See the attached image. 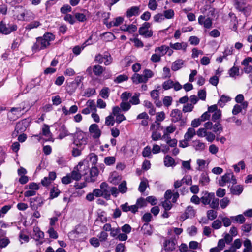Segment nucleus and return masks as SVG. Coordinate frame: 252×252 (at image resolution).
Segmentation results:
<instances>
[{"mask_svg": "<svg viewBox=\"0 0 252 252\" xmlns=\"http://www.w3.org/2000/svg\"><path fill=\"white\" fill-rule=\"evenodd\" d=\"M55 36L49 32L45 33L43 36L36 38V41L32 46L33 50L35 52L47 48L50 45V42L53 41Z\"/></svg>", "mask_w": 252, "mask_h": 252, "instance_id": "1", "label": "nucleus"}, {"mask_svg": "<svg viewBox=\"0 0 252 252\" xmlns=\"http://www.w3.org/2000/svg\"><path fill=\"white\" fill-rule=\"evenodd\" d=\"M154 76L153 72L148 69H145L142 74L135 73L132 77L131 79L134 83L138 84L139 83H146L149 78H152Z\"/></svg>", "mask_w": 252, "mask_h": 252, "instance_id": "2", "label": "nucleus"}, {"mask_svg": "<svg viewBox=\"0 0 252 252\" xmlns=\"http://www.w3.org/2000/svg\"><path fill=\"white\" fill-rule=\"evenodd\" d=\"M87 138L85 133L82 131H78L76 132L73 142V144L76 147L84 148V146L87 144Z\"/></svg>", "mask_w": 252, "mask_h": 252, "instance_id": "3", "label": "nucleus"}, {"mask_svg": "<svg viewBox=\"0 0 252 252\" xmlns=\"http://www.w3.org/2000/svg\"><path fill=\"white\" fill-rule=\"evenodd\" d=\"M94 61L99 64L104 63L105 65H109L112 62V58L109 53H105L103 55L100 54L96 55Z\"/></svg>", "mask_w": 252, "mask_h": 252, "instance_id": "4", "label": "nucleus"}, {"mask_svg": "<svg viewBox=\"0 0 252 252\" xmlns=\"http://www.w3.org/2000/svg\"><path fill=\"white\" fill-rule=\"evenodd\" d=\"M178 238V237L172 236L168 239L165 240L163 244L165 251L170 252L174 250L176 248Z\"/></svg>", "mask_w": 252, "mask_h": 252, "instance_id": "5", "label": "nucleus"}, {"mask_svg": "<svg viewBox=\"0 0 252 252\" xmlns=\"http://www.w3.org/2000/svg\"><path fill=\"white\" fill-rule=\"evenodd\" d=\"M17 29V26L15 24H6L3 21L0 22V33L3 34H9L12 32L15 31Z\"/></svg>", "mask_w": 252, "mask_h": 252, "instance_id": "6", "label": "nucleus"}, {"mask_svg": "<svg viewBox=\"0 0 252 252\" xmlns=\"http://www.w3.org/2000/svg\"><path fill=\"white\" fill-rule=\"evenodd\" d=\"M151 24L148 22L143 23L138 30L139 34L145 38H150L153 36L152 30L149 29Z\"/></svg>", "mask_w": 252, "mask_h": 252, "instance_id": "7", "label": "nucleus"}, {"mask_svg": "<svg viewBox=\"0 0 252 252\" xmlns=\"http://www.w3.org/2000/svg\"><path fill=\"white\" fill-rule=\"evenodd\" d=\"M231 183L235 184L236 180L232 173H227L221 177V179L219 180V184L220 186L223 187L226 183Z\"/></svg>", "mask_w": 252, "mask_h": 252, "instance_id": "8", "label": "nucleus"}, {"mask_svg": "<svg viewBox=\"0 0 252 252\" xmlns=\"http://www.w3.org/2000/svg\"><path fill=\"white\" fill-rule=\"evenodd\" d=\"M30 206L32 210H36L44 203V199L41 196H37L30 199Z\"/></svg>", "mask_w": 252, "mask_h": 252, "instance_id": "9", "label": "nucleus"}, {"mask_svg": "<svg viewBox=\"0 0 252 252\" xmlns=\"http://www.w3.org/2000/svg\"><path fill=\"white\" fill-rule=\"evenodd\" d=\"M24 109V107L21 108L20 107L12 108L7 114L8 119L12 121L17 120L22 115V111Z\"/></svg>", "mask_w": 252, "mask_h": 252, "instance_id": "10", "label": "nucleus"}, {"mask_svg": "<svg viewBox=\"0 0 252 252\" xmlns=\"http://www.w3.org/2000/svg\"><path fill=\"white\" fill-rule=\"evenodd\" d=\"M76 169L79 171L82 176H84L89 171V165L88 161L84 160L80 162L76 167Z\"/></svg>", "mask_w": 252, "mask_h": 252, "instance_id": "11", "label": "nucleus"}, {"mask_svg": "<svg viewBox=\"0 0 252 252\" xmlns=\"http://www.w3.org/2000/svg\"><path fill=\"white\" fill-rule=\"evenodd\" d=\"M170 116L171 117V121L173 122H177L179 121H181V123L183 124L185 123V122L183 120H182V113L180 110L177 109H173L170 114Z\"/></svg>", "mask_w": 252, "mask_h": 252, "instance_id": "12", "label": "nucleus"}, {"mask_svg": "<svg viewBox=\"0 0 252 252\" xmlns=\"http://www.w3.org/2000/svg\"><path fill=\"white\" fill-rule=\"evenodd\" d=\"M99 189L101 193H102L103 197L105 199L109 200L110 198L111 194L109 191L110 187H109L108 184H107L106 182H102L100 185Z\"/></svg>", "mask_w": 252, "mask_h": 252, "instance_id": "13", "label": "nucleus"}, {"mask_svg": "<svg viewBox=\"0 0 252 252\" xmlns=\"http://www.w3.org/2000/svg\"><path fill=\"white\" fill-rule=\"evenodd\" d=\"M29 125V121L27 119H24L16 124L15 130L17 132H23L25 131Z\"/></svg>", "mask_w": 252, "mask_h": 252, "instance_id": "14", "label": "nucleus"}, {"mask_svg": "<svg viewBox=\"0 0 252 252\" xmlns=\"http://www.w3.org/2000/svg\"><path fill=\"white\" fill-rule=\"evenodd\" d=\"M196 211L192 206H188L185 211V213L181 216V218L185 220L189 218L194 217L195 215Z\"/></svg>", "mask_w": 252, "mask_h": 252, "instance_id": "15", "label": "nucleus"}, {"mask_svg": "<svg viewBox=\"0 0 252 252\" xmlns=\"http://www.w3.org/2000/svg\"><path fill=\"white\" fill-rule=\"evenodd\" d=\"M214 193H209L207 191L203 192L201 196V202L204 205H209L214 198Z\"/></svg>", "mask_w": 252, "mask_h": 252, "instance_id": "16", "label": "nucleus"}, {"mask_svg": "<svg viewBox=\"0 0 252 252\" xmlns=\"http://www.w3.org/2000/svg\"><path fill=\"white\" fill-rule=\"evenodd\" d=\"M192 146L197 151H202L205 149L206 144L199 139H195L192 142Z\"/></svg>", "mask_w": 252, "mask_h": 252, "instance_id": "17", "label": "nucleus"}, {"mask_svg": "<svg viewBox=\"0 0 252 252\" xmlns=\"http://www.w3.org/2000/svg\"><path fill=\"white\" fill-rule=\"evenodd\" d=\"M198 23L206 28L209 29L212 26V20L210 18H206L204 16L200 15L198 18Z\"/></svg>", "mask_w": 252, "mask_h": 252, "instance_id": "18", "label": "nucleus"}, {"mask_svg": "<svg viewBox=\"0 0 252 252\" xmlns=\"http://www.w3.org/2000/svg\"><path fill=\"white\" fill-rule=\"evenodd\" d=\"M89 131L94 138H98L101 135V131L97 124H92L89 127Z\"/></svg>", "mask_w": 252, "mask_h": 252, "instance_id": "19", "label": "nucleus"}, {"mask_svg": "<svg viewBox=\"0 0 252 252\" xmlns=\"http://www.w3.org/2000/svg\"><path fill=\"white\" fill-rule=\"evenodd\" d=\"M210 179L206 171H203L201 174L199 180V184L201 186H206L209 184Z\"/></svg>", "mask_w": 252, "mask_h": 252, "instance_id": "20", "label": "nucleus"}, {"mask_svg": "<svg viewBox=\"0 0 252 252\" xmlns=\"http://www.w3.org/2000/svg\"><path fill=\"white\" fill-rule=\"evenodd\" d=\"M176 129V127L175 126L171 125L169 126L166 127L163 131V135L162 138H170L169 135L173 133Z\"/></svg>", "mask_w": 252, "mask_h": 252, "instance_id": "21", "label": "nucleus"}, {"mask_svg": "<svg viewBox=\"0 0 252 252\" xmlns=\"http://www.w3.org/2000/svg\"><path fill=\"white\" fill-rule=\"evenodd\" d=\"M90 177L89 178L86 179V181L90 182H94L95 181V177H96L98 175V170L96 167H92L90 170L89 169Z\"/></svg>", "mask_w": 252, "mask_h": 252, "instance_id": "22", "label": "nucleus"}, {"mask_svg": "<svg viewBox=\"0 0 252 252\" xmlns=\"http://www.w3.org/2000/svg\"><path fill=\"white\" fill-rule=\"evenodd\" d=\"M170 47L174 50H183L185 51L187 47V43L185 42L170 43Z\"/></svg>", "mask_w": 252, "mask_h": 252, "instance_id": "23", "label": "nucleus"}, {"mask_svg": "<svg viewBox=\"0 0 252 252\" xmlns=\"http://www.w3.org/2000/svg\"><path fill=\"white\" fill-rule=\"evenodd\" d=\"M140 8L138 6H132L128 9L126 11V16L127 17H131L133 16L138 15L139 14Z\"/></svg>", "mask_w": 252, "mask_h": 252, "instance_id": "24", "label": "nucleus"}, {"mask_svg": "<svg viewBox=\"0 0 252 252\" xmlns=\"http://www.w3.org/2000/svg\"><path fill=\"white\" fill-rule=\"evenodd\" d=\"M169 50V47L166 45H162L156 47L155 49V53H158L161 57L165 55Z\"/></svg>", "mask_w": 252, "mask_h": 252, "instance_id": "25", "label": "nucleus"}, {"mask_svg": "<svg viewBox=\"0 0 252 252\" xmlns=\"http://www.w3.org/2000/svg\"><path fill=\"white\" fill-rule=\"evenodd\" d=\"M164 164L166 167L174 166L176 165L175 160L171 156L166 155L164 158Z\"/></svg>", "mask_w": 252, "mask_h": 252, "instance_id": "26", "label": "nucleus"}, {"mask_svg": "<svg viewBox=\"0 0 252 252\" xmlns=\"http://www.w3.org/2000/svg\"><path fill=\"white\" fill-rule=\"evenodd\" d=\"M121 180V177L116 172L112 173L109 178V181L113 184L117 185Z\"/></svg>", "mask_w": 252, "mask_h": 252, "instance_id": "27", "label": "nucleus"}, {"mask_svg": "<svg viewBox=\"0 0 252 252\" xmlns=\"http://www.w3.org/2000/svg\"><path fill=\"white\" fill-rule=\"evenodd\" d=\"M20 18L24 20H28L30 19L34 18V14L29 10H25L24 12L20 14Z\"/></svg>", "mask_w": 252, "mask_h": 252, "instance_id": "28", "label": "nucleus"}, {"mask_svg": "<svg viewBox=\"0 0 252 252\" xmlns=\"http://www.w3.org/2000/svg\"><path fill=\"white\" fill-rule=\"evenodd\" d=\"M151 96L155 100V103L157 106H160L161 105V102H157L159 100V95L158 91L157 90H154L151 92Z\"/></svg>", "mask_w": 252, "mask_h": 252, "instance_id": "29", "label": "nucleus"}, {"mask_svg": "<svg viewBox=\"0 0 252 252\" xmlns=\"http://www.w3.org/2000/svg\"><path fill=\"white\" fill-rule=\"evenodd\" d=\"M196 134L195 130L193 127H189L184 135V138L187 140H190Z\"/></svg>", "mask_w": 252, "mask_h": 252, "instance_id": "30", "label": "nucleus"}, {"mask_svg": "<svg viewBox=\"0 0 252 252\" xmlns=\"http://www.w3.org/2000/svg\"><path fill=\"white\" fill-rule=\"evenodd\" d=\"M231 99L229 96L222 95L219 100L218 102V105L221 107H223L225 105V104L227 102L230 101Z\"/></svg>", "mask_w": 252, "mask_h": 252, "instance_id": "31", "label": "nucleus"}, {"mask_svg": "<svg viewBox=\"0 0 252 252\" xmlns=\"http://www.w3.org/2000/svg\"><path fill=\"white\" fill-rule=\"evenodd\" d=\"M184 64V61L182 60H178L173 63L171 69L173 71H177L181 68Z\"/></svg>", "mask_w": 252, "mask_h": 252, "instance_id": "32", "label": "nucleus"}, {"mask_svg": "<svg viewBox=\"0 0 252 252\" xmlns=\"http://www.w3.org/2000/svg\"><path fill=\"white\" fill-rule=\"evenodd\" d=\"M105 70V67L99 65H95L93 68V72L96 76H100Z\"/></svg>", "mask_w": 252, "mask_h": 252, "instance_id": "33", "label": "nucleus"}, {"mask_svg": "<svg viewBox=\"0 0 252 252\" xmlns=\"http://www.w3.org/2000/svg\"><path fill=\"white\" fill-rule=\"evenodd\" d=\"M241 0H237V1H236V8L238 9L240 11L244 12L245 14H246V13L248 14L250 11V9L246 8L244 5V2H241Z\"/></svg>", "mask_w": 252, "mask_h": 252, "instance_id": "34", "label": "nucleus"}, {"mask_svg": "<svg viewBox=\"0 0 252 252\" xmlns=\"http://www.w3.org/2000/svg\"><path fill=\"white\" fill-rule=\"evenodd\" d=\"M42 135L48 138L49 139L52 136V134L50 132L49 126L46 124H44L42 128Z\"/></svg>", "mask_w": 252, "mask_h": 252, "instance_id": "35", "label": "nucleus"}, {"mask_svg": "<svg viewBox=\"0 0 252 252\" xmlns=\"http://www.w3.org/2000/svg\"><path fill=\"white\" fill-rule=\"evenodd\" d=\"M231 219L232 220H234L235 222L239 223V224L244 223L246 220L245 218L242 214H240L235 216H232L231 217Z\"/></svg>", "mask_w": 252, "mask_h": 252, "instance_id": "36", "label": "nucleus"}, {"mask_svg": "<svg viewBox=\"0 0 252 252\" xmlns=\"http://www.w3.org/2000/svg\"><path fill=\"white\" fill-rule=\"evenodd\" d=\"M33 232L34 233V237L36 240H38L39 239L43 238L44 233L41 231L38 227H34Z\"/></svg>", "mask_w": 252, "mask_h": 252, "instance_id": "37", "label": "nucleus"}, {"mask_svg": "<svg viewBox=\"0 0 252 252\" xmlns=\"http://www.w3.org/2000/svg\"><path fill=\"white\" fill-rule=\"evenodd\" d=\"M72 180H74L75 181H79L81 178L82 175L80 174L79 171H78L76 167L74 169V170L72 171L71 174L70 175Z\"/></svg>", "mask_w": 252, "mask_h": 252, "instance_id": "38", "label": "nucleus"}, {"mask_svg": "<svg viewBox=\"0 0 252 252\" xmlns=\"http://www.w3.org/2000/svg\"><path fill=\"white\" fill-rule=\"evenodd\" d=\"M142 231L144 234L151 235L152 234V230L150 225L148 224H144L142 227Z\"/></svg>", "mask_w": 252, "mask_h": 252, "instance_id": "39", "label": "nucleus"}, {"mask_svg": "<svg viewBox=\"0 0 252 252\" xmlns=\"http://www.w3.org/2000/svg\"><path fill=\"white\" fill-rule=\"evenodd\" d=\"M196 163L198 165L196 170L198 171H203L205 168L206 161L204 159H198L196 160Z\"/></svg>", "mask_w": 252, "mask_h": 252, "instance_id": "40", "label": "nucleus"}, {"mask_svg": "<svg viewBox=\"0 0 252 252\" xmlns=\"http://www.w3.org/2000/svg\"><path fill=\"white\" fill-rule=\"evenodd\" d=\"M140 96V93H135L133 96H132L129 101L130 104L132 105H137L140 103V99L139 98Z\"/></svg>", "mask_w": 252, "mask_h": 252, "instance_id": "41", "label": "nucleus"}, {"mask_svg": "<svg viewBox=\"0 0 252 252\" xmlns=\"http://www.w3.org/2000/svg\"><path fill=\"white\" fill-rule=\"evenodd\" d=\"M115 122L114 116L110 115L106 117L105 124L107 126H113L115 124Z\"/></svg>", "mask_w": 252, "mask_h": 252, "instance_id": "42", "label": "nucleus"}, {"mask_svg": "<svg viewBox=\"0 0 252 252\" xmlns=\"http://www.w3.org/2000/svg\"><path fill=\"white\" fill-rule=\"evenodd\" d=\"M118 190L122 193H126L127 190V184L126 181H123L118 186Z\"/></svg>", "mask_w": 252, "mask_h": 252, "instance_id": "43", "label": "nucleus"}, {"mask_svg": "<svg viewBox=\"0 0 252 252\" xmlns=\"http://www.w3.org/2000/svg\"><path fill=\"white\" fill-rule=\"evenodd\" d=\"M213 131L216 133H220L223 131V127L219 123H215L213 126Z\"/></svg>", "mask_w": 252, "mask_h": 252, "instance_id": "44", "label": "nucleus"}, {"mask_svg": "<svg viewBox=\"0 0 252 252\" xmlns=\"http://www.w3.org/2000/svg\"><path fill=\"white\" fill-rule=\"evenodd\" d=\"M164 18L170 19L174 17V12L172 9H168L164 11L163 14H162Z\"/></svg>", "mask_w": 252, "mask_h": 252, "instance_id": "45", "label": "nucleus"}, {"mask_svg": "<svg viewBox=\"0 0 252 252\" xmlns=\"http://www.w3.org/2000/svg\"><path fill=\"white\" fill-rule=\"evenodd\" d=\"M243 190L242 186L240 185L235 186L231 188V192L233 194L236 195H239L241 193Z\"/></svg>", "mask_w": 252, "mask_h": 252, "instance_id": "46", "label": "nucleus"}, {"mask_svg": "<svg viewBox=\"0 0 252 252\" xmlns=\"http://www.w3.org/2000/svg\"><path fill=\"white\" fill-rule=\"evenodd\" d=\"M40 25L39 21H34L29 24L26 27V29L31 30L34 28H36Z\"/></svg>", "mask_w": 252, "mask_h": 252, "instance_id": "47", "label": "nucleus"}, {"mask_svg": "<svg viewBox=\"0 0 252 252\" xmlns=\"http://www.w3.org/2000/svg\"><path fill=\"white\" fill-rule=\"evenodd\" d=\"M209 205L210 207L213 209H218L219 205V199L217 198H215L214 195V198L211 200Z\"/></svg>", "mask_w": 252, "mask_h": 252, "instance_id": "48", "label": "nucleus"}, {"mask_svg": "<svg viewBox=\"0 0 252 252\" xmlns=\"http://www.w3.org/2000/svg\"><path fill=\"white\" fill-rule=\"evenodd\" d=\"M100 95L102 98L107 99L109 95V89L108 87L103 88L100 91Z\"/></svg>", "mask_w": 252, "mask_h": 252, "instance_id": "49", "label": "nucleus"}, {"mask_svg": "<svg viewBox=\"0 0 252 252\" xmlns=\"http://www.w3.org/2000/svg\"><path fill=\"white\" fill-rule=\"evenodd\" d=\"M207 216L208 219L213 220L217 216V212L213 210H209L207 212Z\"/></svg>", "mask_w": 252, "mask_h": 252, "instance_id": "50", "label": "nucleus"}, {"mask_svg": "<svg viewBox=\"0 0 252 252\" xmlns=\"http://www.w3.org/2000/svg\"><path fill=\"white\" fill-rule=\"evenodd\" d=\"M244 246L245 248L243 250V252H250L252 251V245L250 240H246L244 242Z\"/></svg>", "mask_w": 252, "mask_h": 252, "instance_id": "51", "label": "nucleus"}, {"mask_svg": "<svg viewBox=\"0 0 252 252\" xmlns=\"http://www.w3.org/2000/svg\"><path fill=\"white\" fill-rule=\"evenodd\" d=\"M95 94V90L94 88H88L84 92L83 96L89 97Z\"/></svg>", "mask_w": 252, "mask_h": 252, "instance_id": "52", "label": "nucleus"}, {"mask_svg": "<svg viewBox=\"0 0 252 252\" xmlns=\"http://www.w3.org/2000/svg\"><path fill=\"white\" fill-rule=\"evenodd\" d=\"M174 82L171 80H168L165 81L162 84V87L164 90H168L173 86Z\"/></svg>", "mask_w": 252, "mask_h": 252, "instance_id": "53", "label": "nucleus"}, {"mask_svg": "<svg viewBox=\"0 0 252 252\" xmlns=\"http://www.w3.org/2000/svg\"><path fill=\"white\" fill-rule=\"evenodd\" d=\"M230 201L228 197H224L220 201V205L222 209L225 208L230 203Z\"/></svg>", "mask_w": 252, "mask_h": 252, "instance_id": "54", "label": "nucleus"}, {"mask_svg": "<svg viewBox=\"0 0 252 252\" xmlns=\"http://www.w3.org/2000/svg\"><path fill=\"white\" fill-rule=\"evenodd\" d=\"M120 105L121 109L124 111H128L131 107L130 103L126 101H122Z\"/></svg>", "mask_w": 252, "mask_h": 252, "instance_id": "55", "label": "nucleus"}, {"mask_svg": "<svg viewBox=\"0 0 252 252\" xmlns=\"http://www.w3.org/2000/svg\"><path fill=\"white\" fill-rule=\"evenodd\" d=\"M123 22V18L121 17H119L115 19L113 21H111L110 23L112 26H118L122 24Z\"/></svg>", "mask_w": 252, "mask_h": 252, "instance_id": "56", "label": "nucleus"}, {"mask_svg": "<svg viewBox=\"0 0 252 252\" xmlns=\"http://www.w3.org/2000/svg\"><path fill=\"white\" fill-rule=\"evenodd\" d=\"M76 19L79 22H84L87 20L86 15L83 13H76L74 15Z\"/></svg>", "mask_w": 252, "mask_h": 252, "instance_id": "57", "label": "nucleus"}, {"mask_svg": "<svg viewBox=\"0 0 252 252\" xmlns=\"http://www.w3.org/2000/svg\"><path fill=\"white\" fill-rule=\"evenodd\" d=\"M148 8L151 10H155L158 6L156 0H149L148 4Z\"/></svg>", "mask_w": 252, "mask_h": 252, "instance_id": "58", "label": "nucleus"}, {"mask_svg": "<svg viewBox=\"0 0 252 252\" xmlns=\"http://www.w3.org/2000/svg\"><path fill=\"white\" fill-rule=\"evenodd\" d=\"M115 158L114 157H107L104 158V163L107 165H111L115 162Z\"/></svg>", "mask_w": 252, "mask_h": 252, "instance_id": "59", "label": "nucleus"}, {"mask_svg": "<svg viewBox=\"0 0 252 252\" xmlns=\"http://www.w3.org/2000/svg\"><path fill=\"white\" fill-rule=\"evenodd\" d=\"M207 130L204 127L199 128L196 131V134L199 137H205Z\"/></svg>", "mask_w": 252, "mask_h": 252, "instance_id": "60", "label": "nucleus"}, {"mask_svg": "<svg viewBox=\"0 0 252 252\" xmlns=\"http://www.w3.org/2000/svg\"><path fill=\"white\" fill-rule=\"evenodd\" d=\"M87 107L92 111H96V106L94 100H89L87 102Z\"/></svg>", "mask_w": 252, "mask_h": 252, "instance_id": "61", "label": "nucleus"}, {"mask_svg": "<svg viewBox=\"0 0 252 252\" xmlns=\"http://www.w3.org/2000/svg\"><path fill=\"white\" fill-rule=\"evenodd\" d=\"M160 127V123L159 122H157L155 121L154 123H152L150 126V130L153 131H157L159 129Z\"/></svg>", "mask_w": 252, "mask_h": 252, "instance_id": "62", "label": "nucleus"}, {"mask_svg": "<svg viewBox=\"0 0 252 252\" xmlns=\"http://www.w3.org/2000/svg\"><path fill=\"white\" fill-rule=\"evenodd\" d=\"M60 191L59 190L55 187H54L51 189L50 191V197L51 198H54L57 197L60 194Z\"/></svg>", "mask_w": 252, "mask_h": 252, "instance_id": "63", "label": "nucleus"}, {"mask_svg": "<svg viewBox=\"0 0 252 252\" xmlns=\"http://www.w3.org/2000/svg\"><path fill=\"white\" fill-rule=\"evenodd\" d=\"M162 206L165 211L170 210L172 207L171 202L169 200H166L162 202Z\"/></svg>", "mask_w": 252, "mask_h": 252, "instance_id": "64", "label": "nucleus"}]
</instances>
